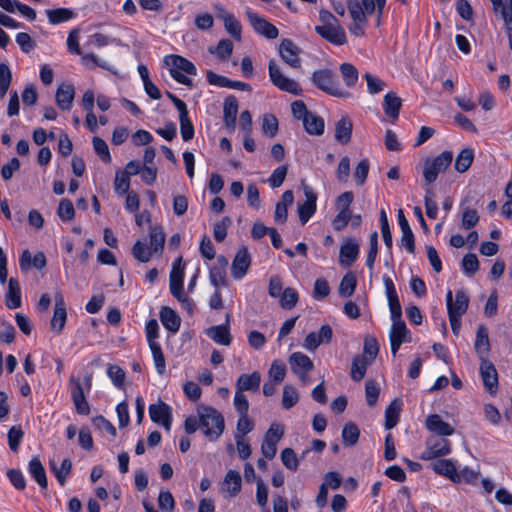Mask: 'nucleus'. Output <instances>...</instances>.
Segmentation results:
<instances>
[{"mask_svg":"<svg viewBox=\"0 0 512 512\" xmlns=\"http://www.w3.org/2000/svg\"><path fill=\"white\" fill-rule=\"evenodd\" d=\"M57 215L63 221H71L75 215L73 203L69 199H62L57 209Z\"/></svg>","mask_w":512,"mask_h":512,"instance_id":"57","label":"nucleus"},{"mask_svg":"<svg viewBox=\"0 0 512 512\" xmlns=\"http://www.w3.org/2000/svg\"><path fill=\"white\" fill-rule=\"evenodd\" d=\"M315 31L334 45H343L346 43L345 31L339 24L316 26Z\"/></svg>","mask_w":512,"mask_h":512,"instance_id":"15","label":"nucleus"},{"mask_svg":"<svg viewBox=\"0 0 512 512\" xmlns=\"http://www.w3.org/2000/svg\"><path fill=\"white\" fill-rule=\"evenodd\" d=\"M164 61L165 64L170 67V69H175L179 72L183 71L188 75H196L197 73L195 65L191 61L180 55L166 56Z\"/></svg>","mask_w":512,"mask_h":512,"instance_id":"23","label":"nucleus"},{"mask_svg":"<svg viewBox=\"0 0 512 512\" xmlns=\"http://www.w3.org/2000/svg\"><path fill=\"white\" fill-rule=\"evenodd\" d=\"M383 282L386 289V294L389 302V308L391 313L392 322L403 321L401 304L394 286L393 281L390 277L384 276Z\"/></svg>","mask_w":512,"mask_h":512,"instance_id":"9","label":"nucleus"},{"mask_svg":"<svg viewBox=\"0 0 512 512\" xmlns=\"http://www.w3.org/2000/svg\"><path fill=\"white\" fill-rule=\"evenodd\" d=\"M291 370L295 374L300 372H309L314 368L313 361L302 352H294L289 357Z\"/></svg>","mask_w":512,"mask_h":512,"instance_id":"25","label":"nucleus"},{"mask_svg":"<svg viewBox=\"0 0 512 512\" xmlns=\"http://www.w3.org/2000/svg\"><path fill=\"white\" fill-rule=\"evenodd\" d=\"M12 82V73L9 66L0 63V99H3Z\"/></svg>","mask_w":512,"mask_h":512,"instance_id":"52","label":"nucleus"},{"mask_svg":"<svg viewBox=\"0 0 512 512\" xmlns=\"http://www.w3.org/2000/svg\"><path fill=\"white\" fill-rule=\"evenodd\" d=\"M149 348L151 350L154 364L158 374H164L166 371V362L160 344L158 342L151 343L149 344Z\"/></svg>","mask_w":512,"mask_h":512,"instance_id":"46","label":"nucleus"},{"mask_svg":"<svg viewBox=\"0 0 512 512\" xmlns=\"http://www.w3.org/2000/svg\"><path fill=\"white\" fill-rule=\"evenodd\" d=\"M299 401V393L297 389L291 385H285L282 395V406L284 409L289 410L295 406Z\"/></svg>","mask_w":512,"mask_h":512,"instance_id":"50","label":"nucleus"},{"mask_svg":"<svg viewBox=\"0 0 512 512\" xmlns=\"http://www.w3.org/2000/svg\"><path fill=\"white\" fill-rule=\"evenodd\" d=\"M311 81L319 90L334 97L347 98L350 96L348 91H345L340 87L339 83L336 81L333 71L328 68L314 71Z\"/></svg>","mask_w":512,"mask_h":512,"instance_id":"2","label":"nucleus"},{"mask_svg":"<svg viewBox=\"0 0 512 512\" xmlns=\"http://www.w3.org/2000/svg\"><path fill=\"white\" fill-rule=\"evenodd\" d=\"M339 262L345 267H350L359 254V244L354 238H347L340 247Z\"/></svg>","mask_w":512,"mask_h":512,"instance_id":"18","label":"nucleus"},{"mask_svg":"<svg viewBox=\"0 0 512 512\" xmlns=\"http://www.w3.org/2000/svg\"><path fill=\"white\" fill-rule=\"evenodd\" d=\"M205 333L217 344L225 346L230 345L232 338L229 332V314L226 315L225 324L209 327L206 329Z\"/></svg>","mask_w":512,"mask_h":512,"instance_id":"20","label":"nucleus"},{"mask_svg":"<svg viewBox=\"0 0 512 512\" xmlns=\"http://www.w3.org/2000/svg\"><path fill=\"white\" fill-rule=\"evenodd\" d=\"M353 125L348 117H342L336 123L335 139L340 144H347L351 140Z\"/></svg>","mask_w":512,"mask_h":512,"instance_id":"33","label":"nucleus"},{"mask_svg":"<svg viewBox=\"0 0 512 512\" xmlns=\"http://www.w3.org/2000/svg\"><path fill=\"white\" fill-rule=\"evenodd\" d=\"M294 195L291 190H286L281 197V200L276 204L274 218L275 221L284 224L288 217L287 209L293 204Z\"/></svg>","mask_w":512,"mask_h":512,"instance_id":"28","label":"nucleus"},{"mask_svg":"<svg viewBox=\"0 0 512 512\" xmlns=\"http://www.w3.org/2000/svg\"><path fill=\"white\" fill-rule=\"evenodd\" d=\"M453 161V153L444 151L433 159H427L423 167V176L425 182L430 185L434 183L438 174L444 172Z\"/></svg>","mask_w":512,"mask_h":512,"instance_id":"3","label":"nucleus"},{"mask_svg":"<svg viewBox=\"0 0 512 512\" xmlns=\"http://www.w3.org/2000/svg\"><path fill=\"white\" fill-rule=\"evenodd\" d=\"M24 436V431L22 430L20 425H14L12 426L8 431V444L9 448L13 452H17L20 442L22 441V438Z\"/></svg>","mask_w":512,"mask_h":512,"instance_id":"54","label":"nucleus"},{"mask_svg":"<svg viewBox=\"0 0 512 512\" xmlns=\"http://www.w3.org/2000/svg\"><path fill=\"white\" fill-rule=\"evenodd\" d=\"M402 100L394 92H389L384 96L383 110L393 121L399 116Z\"/></svg>","mask_w":512,"mask_h":512,"instance_id":"32","label":"nucleus"},{"mask_svg":"<svg viewBox=\"0 0 512 512\" xmlns=\"http://www.w3.org/2000/svg\"><path fill=\"white\" fill-rule=\"evenodd\" d=\"M92 143L96 154L101 160L104 163H111V155L107 143L100 137H94Z\"/></svg>","mask_w":512,"mask_h":512,"instance_id":"59","label":"nucleus"},{"mask_svg":"<svg viewBox=\"0 0 512 512\" xmlns=\"http://www.w3.org/2000/svg\"><path fill=\"white\" fill-rule=\"evenodd\" d=\"M74 96L75 90L71 84H61L56 91L55 100L60 109L69 110Z\"/></svg>","mask_w":512,"mask_h":512,"instance_id":"27","label":"nucleus"},{"mask_svg":"<svg viewBox=\"0 0 512 512\" xmlns=\"http://www.w3.org/2000/svg\"><path fill=\"white\" fill-rule=\"evenodd\" d=\"M390 339L402 340L403 342H410V333L404 321L392 322L390 330Z\"/></svg>","mask_w":512,"mask_h":512,"instance_id":"48","label":"nucleus"},{"mask_svg":"<svg viewBox=\"0 0 512 512\" xmlns=\"http://www.w3.org/2000/svg\"><path fill=\"white\" fill-rule=\"evenodd\" d=\"M238 113V101L235 96L230 95L225 98L223 105V121L227 128L234 129L236 126V116Z\"/></svg>","mask_w":512,"mask_h":512,"instance_id":"24","label":"nucleus"},{"mask_svg":"<svg viewBox=\"0 0 512 512\" xmlns=\"http://www.w3.org/2000/svg\"><path fill=\"white\" fill-rule=\"evenodd\" d=\"M150 238V247L149 249L152 253L161 255L164 249L165 244V233L163 232L162 227L155 226L150 227L149 231Z\"/></svg>","mask_w":512,"mask_h":512,"instance_id":"35","label":"nucleus"},{"mask_svg":"<svg viewBox=\"0 0 512 512\" xmlns=\"http://www.w3.org/2000/svg\"><path fill=\"white\" fill-rule=\"evenodd\" d=\"M356 285L357 279L353 273L344 275L339 285L340 296L345 298L350 297L354 293Z\"/></svg>","mask_w":512,"mask_h":512,"instance_id":"45","label":"nucleus"},{"mask_svg":"<svg viewBox=\"0 0 512 512\" xmlns=\"http://www.w3.org/2000/svg\"><path fill=\"white\" fill-rule=\"evenodd\" d=\"M284 435V426L280 423H272L264 436L261 445L263 456L269 460L273 459L277 453V444Z\"/></svg>","mask_w":512,"mask_h":512,"instance_id":"5","label":"nucleus"},{"mask_svg":"<svg viewBox=\"0 0 512 512\" xmlns=\"http://www.w3.org/2000/svg\"><path fill=\"white\" fill-rule=\"evenodd\" d=\"M232 221L228 216H225L221 221L214 224L213 235L217 242H222L227 236V228L231 225Z\"/></svg>","mask_w":512,"mask_h":512,"instance_id":"63","label":"nucleus"},{"mask_svg":"<svg viewBox=\"0 0 512 512\" xmlns=\"http://www.w3.org/2000/svg\"><path fill=\"white\" fill-rule=\"evenodd\" d=\"M474 159V151L471 148H465L460 151L455 160V170L459 173L466 172Z\"/></svg>","mask_w":512,"mask_h":512,"instance_id":"39","label":"nucleus"},{"mask_svg":"<svg viewBox=\"0 0 512 512\" xmlns=\"http://www.w3.org/2000/svg\"><path fill=\"white\" fill-rule=\"evenodd\" d=\"M269 76L271 82L280 90L293 95H301L302 88L300 84L297 81L286 77L274 60L269 62Z\"/></svg>","mask_w":512,"mask_h":512,"instance_id":"4","label":"nucleus"},{"mask_svg":"<svg viewBox=\"0 0 512 512\" xmlns=\"http://www.w3.org/2000/svg\"><path fill=\"white\" fill-rule=\"evenodd\" d=\"M199 427L203 433L210 439H217L224 430V418L214 408L209 406H199Z\"/></svg>","mask_w":512,"mask_h":512,"instance_id":"1","label":"nucleus"},{"mask_svg":"<svg viewBox=\"0 0 512 512\" xmlns=\"http://www.w3.org/2000/svg\"><path fill=\"white\" fill-rule=\"evenodd\" d=\"M430 468L437 474L451 479L453 482H460L461 477L456 471L455 465L451 460H436L430 464Z\"/></svg>","mask_w":512,"mask_h":512,"instance_id":"22","label":"nucleus"},{"mask_svg":"<svg viewBox=\"0 0 512 512\" xmlns=\"http://www.w3.org/2000/svg\"><path fill=\"white\" fill-rule=\"evenodd\" d=\"M370 364L371 362L365 355H356L353 358L351 365V378L356 382L362 380L366 374L367 367Z\"/></svg>","mask_w":512,"mask_h":512,"instance_id":"37","label":"nucleus"},{"mask_svg":"<svg viewBox=\"0 0 512 512\" xmlns=\"http://www.w3.org/2000/svg\"><path fill=\"white\" fill-rule=\"evenodd\" d=\"M360 436V430L353 422L346 423L342 429V441L345 446H354Z\"/></svg>","mask_w":512,"mask_h":512,"instance_id":"42","label":"nucleus"},{"mask_svg":"<svg viewBox=\"0 0 512 512\" xmlns=\"http://www.w3.org/2000/svg\"><path fill=\"white\" fill-rule=\"evenodd\" d=\"M241 476L235 470H229L222 483V489L227 491L230 496H235L241 489Z\"/></svg>","mask_w":512,"mask_h":512,"instance_id":"36","label":"nucleus"},{"mask_svg":"<svg viewBox=\"0 0 512 512\" xmlns=\"http://www.w3.org/2000/svg\"><path fill=\"white\" fill-rule=\"evenodd\" d=\"M340 72L346 86L353 87L358 81V70L350 63L340 65Z\"/></svg>","mask_w":512,"mask_h":512,"instance_id":"47","label":"nucleus"},{"mask_svg":"<svg viewBox=\"0 0 512 512\" xmlns=\"http://www.w3.org/2000/svg\"><path fill=\"white\" fill-rule=\"evenodd\" d=\"M279 130V123L275 115L264 114L262 117L261 131L269 139L274 138Z\"/></svg>","mask_w":512,"mask_h":512,"instance_id":"40","label":"nucleus"},{"mask_svg":"<svg viewBox=\"0 0 512 512\" xmlns=\"http://www.w3.org/2000/svg\"><path fill=\"white\" fill-rule=\"evenodd\" d=\"M286 375V366L282 361H273L269 369V377L274 383H281Z\"/></svg>","mask_w":512,"mask_h":512,"instance_id":"62","label":"nucleus"},{"mask_svg":"<svg viewBox=\"0 0 512 512\" xmlns=\"http://www.w3.org/2000/svg\"><path fill=\"white\" fill-rule=\"evenodd\" d=\"M450 442L445 438L431 436L426 441V448L420 456L422 460H431L450 453Z\"/></svg>","mask_w":512,"mask_h":512,"instance_id":"6","label":"nucleus"},{"mask_svg":"<svg viewBox=\"0 0 512 512\" xmlns=\"http://www.w3.org/2000/svg\"><path fill=\"white\" fill-rule=\"evenodd\" d=\"M258 34L263 35L267 39H276L279 31L275 25L264 18L258 17Z\"/></svg>","mask_w":512,"mask_h":512,"instance_id":"56","label":"nucleus"},{"mask_svg":"<svg viewBox=\"0 0 512 512\" xmlns=\"http://www.w3.org/2000/svg\"><path fill=\"white\" fill-rule=\"evenodd\" d=\"M305 130L311 135H322L324 132V121L321 117L311 113L306 115L302 121Z\"/></svg>","mask_w":512,"mask_h":512,"instance_id":"38","label":"nucleus"},{"mask_svg":"<svg viewBox=\"0 0 512 512\" xmlns=\"http://www.w3.org/2000/svg\"><path fill=\"white\" fill-rule=\"evenodd\" d=\"M333 331L329 325H322L319 329L318 333L311 332L309 333L305 340L304 346L309 351H314L317 349L322 343H329L332 339Z\"/></svg>","mask_w":512,"mask_h":512,"instance_id":"16","label":"nucleus"},{"mask_svg":"<svg viewBox=\"0 0 512 512\" xmlns=\"http://www.w3.org/2000/svg\"><path fill=\"white\" fill-rule=\"evenodd\" d=\"M50 24L56 25L66 22L74 17V12L68 8H57L46 10Z\"/></svg>","mask_w":512,"mask_h":512,"instance_id":"41","label":"nucleus"},{"mask_svg":"<svg viewBox=\"0 0 512 512\" xmlns=\"http://www.w3.org/2000/svg\"><path fill=\"white\" fill-rule=\"evenodd\" d=\"M479 218L478 212L475 209L464 208L461 218L462 228L466 230L472 229L479 222Z\"/></svg>","mask_w":512,"mask_h":512,"instance_id":"55","label":"nucleus"},{"mask_svg":"<svg viewBox=\"0 0 512 512\" xmlns=\"http://www.w3.org/2000/svg\"><path fill=\"white\" fill-rule=\"evenodd\" d=\"M480 374L482 377L483 385L487 391L491 394L495 393L498 386V373L494 364L486 358H482L480 364Z\"/></svg>","mask_w":512,"mask_h":512,"instance_id":"12","label":"nucleus"},{"mask_svg":"<svg viewBox=\"0 0 512 512\" xmlns=\"http://www.w3.org/2000/svg\"><path fill=\"white\" fill-rule=\"evenodd\" d=\"M132 254L139 262L147 263L152 257V251L145 240H137L132 247Z\"/></svg>","mask_w":512,"mask_h":512,"instance_id":"44","label":"nucleus"},{"mask_svg":"<svg viewBox=\"0 0 512 512\" xmlns=\"http://www.w3.org/2000/svg\"><path fill=\"white\" fill-rule=\"evenodd\" d=\"M300 53L301 49L291 39H283L279 45L281 58L292 68L301 66Z\"/></svg>","mask_w":512,"mask_h":512,"instance_id":"10","label":"nucleus"},{"mask_svg":"<svg viewBox=\"0 0 512 512\" xmlns=\"http://www.w3.org/2000/svg\"><path fill=\"white\" fill-rule=\"evenodd\" d=\"M21 289L19 282L15 278L8 281V290L5 294V305L9 309H17L21 307Z\"/></svg>","mask_w":512,"mask_h":512,"instance_id":"26","label":"nucleus"},{"mask_svg":"<svg viewBox=\"0 0 512 512\" xmlns=\"http://www.w3.org/2000/svg\"><path fill=\"white\" fill-rule=\"evenodd\" d=\"M223 22L227 32L236 40L241 38V26L232 14H225Z\"/></svg>","mask_w":512,"mask_h":512,"instance_id":"58","label":"nucleus"},{"mask_svg":"<svg viewBox=\"0 0 512 512\" xmlns=\"http://www.w3.org/2000/svg\"><path fill=\"white\" fill-rule=\"evenodd\" d=\"M67 312L64 298L61 293L55 295L54 314L51 319V328L57 332H61L65 326Z\"/></svg>","mask_w":512,"mask_h":512,"instance_id":"19","label":"nucleus"},{"mask_svg":"<svg viewBox=\"0 0 512 512\" xmlns=\"http://www.w3.org/2000/svg\"><path fill=\"white\" fill-rule=\"evenodd\" d=\"M379 395L380 388L378 387L376 382L372 380L367 381L365 385V396L367 404L370 407H373L377 403Z\"/></svg>","mask_w":512,"mask_h":512,"instance_id":"64","label":"nucleus"},{"mask_svg":"<svg viewBox=\"0 0 512 512\" xmlns=\"http://www.w3.org/2000/svg\"><path fill=\"white\" fill-rule=\"evenodd\" d=\"M446 303L448 309V316H462L468 309L469 298L463 289L457 290L455 294V301L453 302L452 291L448 290L446 294Z\"/></svg>","mask_w":512,"mask_h":512,"instance_id":"8","label":"nucleus"},{"mask_svg":"<svg viewBox=\"0 0 512 512\" xmlns=\"http://www.w3.org/2000/svg\"><path fill=\"white\" fill-rule=\"evenodd\" d=\"M303 190L306 199L298 205V215L300 222L306 224L316 212L317 195L309 186H304Z\"/></svg>","mask_w":512,"mask_h":512,"instance_id":"13","label":"nucleus"},{"mask_svg":"<svg viewBox=\"0 0 512 512\" xmlns=\"http://www.w3.org/2000/svg\"><path fill=\"white\" fill-rule=\"evenodd\" d=\"M426 428L439 435L450 436L454 433V428L447 422L443 421L438 414H431L426 418Z\"/></svg>","mask_w":512,"mask_h":512,"instance_id":"21","label":"nucleus"},{"mask_svg":"<svg viewBox=\"0 0 512 512\" xmlns=\"http://www.w3.org/2000/svg\"><path fill=\"white\" fill-rule=\"evenodd\" d=\"M160 320L163 326L170 332H177L181 325V319L178 314L170 307H162L160 311Z\"/></svg>","mask_w":512,"mask_h":512,"instance_id":"30","label":"nucleus"},{"mask_svg":"<svg viewBox=\"0 0 512 512\" xmlns=\"http://www.w3.org/2000/svg\"><path fill=\"white\" fill-rule=\"evenodd\" d=\"M180 133L184 141H190L194 137V126L189 118L188 109L179 112Z\"/></svg>","mask_w":512,"mask_h":512,"instance_id":"43","label":"nucleus"},{"mask_svg":"<svg viewBox=\"0 0 512 512\" xmlns=\"http://www.w3.org/2000/svg\"><path fill=\"white\" fill-rule=\"evenodd\" d=\"M464 273L468 276L474 275L479 269V261L475 254H466L461 262Z\"/></svg>","mask_w":512,"mask_h":512,"instance_id":"60","label":"nucleus"},{"mask_svg":"<svg viewBox=\"0 0 512 512\" xmlns=\"http://www.w3.org/2000/svg\"><path fill=\"white\" fill-rule=\"evenodd\" d=\"M209 51L216 54L220 60L225 61L229 59L232 54L233 43L229 39H222L214 49L210 48Z\"/></svg>","mask_w":512,"mask_h":512,"instance_id":"51","label":"nucleus"},{"mask_svg":"<svg viewBox=\"0 0 512 512\" xmlns=\"http://www.w3.org/2000/svg\"><path fill=\"white\" fill-rule=\"evenodd\" d=\"M298 302V293L293 288H286L279 296V303L283 309L290 310L296 306Z\"/></svg>","mask_w":512,"mask_h":512,"instance_id":"49","label":"nucleus"},{"mask_svg":"<svg viewBox=\"0 0 512 512\" xmlns=\"http://www.w3.org/2000/svg\"><path fill=\"white\" fill-rule=\"evenodd\" d=\"M379 352V345L375 337L368 336L364 341L363 354L372 363Z\"/></svg>","mask_w":512,"mask_h":512,"instance_id":"61","label":"nucleus"},{"mask_svg":"<svg viewBox=\"0 0 512 512\" xmlns=\"http://www.w3.org/2000/svg\"><path fill=\"white\" fill-rule=\"evenodd\" d=\"M28 471L34 480L38 483L41 489L46 490L48 481L45 469L38 457H34L29 462Z\"/></svg>","mask_w":512,"mask_h":512,"instance_id":"31","label":"nucleus"},{"mask_svg":"<svg viewBox=\"0 0 512 512\" xmlns=\"http://www.w3.org/2000/svg\"><path fill=\"white\" fill-rule=\"evenodd\" d=\"M474 348L479 358H486L490 352V341L488 330L484 325H479L476 331Z\"/></svg>","mask_w":512,"mask_h":512,"instance_id":"29","label":"nucleus"},{"mask_svg":"<svg viewBox=\"0 0 512 512\" xmlns=\"http://www.w3.org/2000/svg\"><path fill=\"white\" fill-rule=\"evenodd\" d=\"M149 415L154 423L162 424L167 431L171 429L172 413L170 406L166 403L159 401L158 404H151Z\"/></svg>","mask_w":512,"mask_h":512,"instance_id":"11","label":"nucleus"},{"mask_svg":"<svg viewBox=\"0 0 512 512\" xmlns=\"http://www.w3.org/2000/svg\"><path fill=\"white\" fill-rule=\"evenodd\" d=\"M184 268L172 267L170 272V292L181 303L190 306L188 297L183 291Z\"/></svg>","mask_w":512,"mask_h":512,"instance_id":"14","label":"nucleus"},{"mask_svg":"<svg viewBox=\"0 0 512 512\" xmlns=\"http://www.w3.org/2000/svg\"><path fill=\"white\" fill-rule=\"evenodd\" d=\"M401 408H402V402L400 399H397V398L392 400V402L386 408V410H385V428L387 430H390L397 425V423L399 421Z\"/></svg>","mask_w":512,"mask_h":512,"instance_id":"34","label":"nucleus"},{"mask_svg":"<svg viewBox=\"0 0 512 512\" xmlns=\"http://www.w3.org/2000/svg\"><path fill=\"white\" fill-rule=\"evenodd\" d=\"M251 263V258L246 247H242L236 253L231 266V275L234 279H241L246 274Z\"/></svg>","mask_w":512,"mask_h":512,"instance_id":"17","label":"nucleus"},{"mask_svg":"<svg viewBox=\"0 0 512 512\" xmlns=\"http://www.w3.org/2000/svg\"><path fill=\"white\" fill-rule=\"evenodd\" d=\"M282 464L291 471H296L299 466V459L292 448H285L280 455Z\"/></svg>","mask_w":512,"mask_h":512,"instance_id":"53","label":"nucleus"},{"mask_svg":"<svg viewBox=\"0 0 512 512\" xmlns=\"http://www.w3.org/2000/svg\"><path fill=\"white\" fill-rule=\"evenodd\" d=\"M69 386L76 412L80 415H88L90 413V406L86 400L80 380L75 376H70Z\"/></svg>","mask_w":512,"mask_h":512,"instance_id":"7","label":"nucleus"}]
</instances>
